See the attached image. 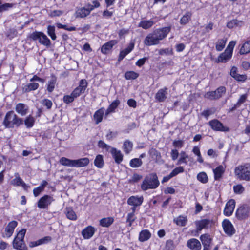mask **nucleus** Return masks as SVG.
Returning <instances> with one entry per match:
<instances>
[{"mask_svg": "<svg viewBox=\"0 0 250 250\" xmlns=\"http://www.w3.org/2000/svg\"><path fill=\"white\" fill-rule=\"evenodd\" d=\"M200 240H201L203 246H210L211 239L209 237V236L208 234H205L202 235L200 236Z\"/></svg>", "mask_w": 250, "mask_h": 250, "instance_id": "obj_41", "label": "nucleus"}, {"mask_svg": "<svg viewBox=\"0 0 250 250\" xmlns=\"http://www.w3.org/2000/svg\"><path fill=\"white\" fill-rule=\"evenodd\" d=\"M192 13L190 12H187L181 18L180 22L181 24H187L191 19Z\"/></svg>", "mask_w": 250, "mask_h": 250, "instance_id": "obj_40", "label": "nucleus"}, {"mask_svg": "<svg viewBox=\"0 0 250 250\" xmlns=\"http://www.w3.org/2000/svg\"><path fill=\"white\" fill-rule=\"evenodd\" d=\"M26 229H23L20 230L13 241V247L18 250H23L24 247V238Z\"/></svg>", "mask_w": 250, "mask_h": 250, "instance_id": "obj_6", "label": "nucleus"}, {"mask_svg": "<svg viewBox=\"0 0 250 250\" xmlns=\"http://www.w3.org/2000/svg\"><path fill=\"white\" fill-rule=\"evenodd\" d=\"M18 225V222L16 221L10 222L5 228V232L3 234V237H10L14 231L15 228Z\"/></svg>", "mask_w": 250, "mask_h": 250, "instance_id": "obj_12", "label": "nucleus"}, {"mask_svg": "<svg viewBox=\"0 0 250 250\" xmlns=\"http://www.w3.org/2000/svg\"><path fill=\"white\" fill-rule=\"evenodd\" d=\"M133 143L129 140H126L123 144V148L125 154H129L132 150Z\"/></svg>", "mask_w": 250, "mask_h": 250, "instance_id": "obj_35", "label": "nucleus"}, {"mask_svg": "<svg viewBox=\"0 0 250 250\" xmlns=\"http://www.w3.org/2000/svg\"><path fill=\"white\" fill-rule=\"evenodd\" d=\"M159 184L156 174L152 173L145 177L141 188L144 191L149 189H155L159 186Z\"/></svg>", "mask_w": 250, "mask_h": 250, "instance_id": "obj_3", "label": "nucleus"}, {"mask_svg": "<svg viewBox=\"0 0 250 250\" xmlns=\"http://www.w3.org/2000/svg\"><path fill=\"white\" fill-rule=\"evenodd\" d=\"M149 153L152 157H155L156 159H159L161 157V153L156 149L151 148L150 149Z\"/></svg>", "mask_w": 250, "mask_h": 250, "instance_id": "obj_55", "label": "nucleus"}, {"mask_svg": "<svg viewBox=\"0 0 250 250\" xmlns=\"http://www.w3.org/2000/svg\"><path fill=\"white\" fill-rule=\"evenodd\" d=\"M14 4L12 3H5L4 4H0V13L8 10L12 8Z\"/></svg>", "mask_w": 250, "mask_h": 250, "instance_id": "obj_49", "label": "nucleus"}, {"mask_svg": "<svg viewBox=\"0 0 250 250\" xmlns=\"http://www.w3.org/2000/svg\"><path fill=\"white\" fill-rule=\"evenodd\" d=\"M240 54H246L250 52V40L246 42L240 50Z\"/></svg>", "mask_w": 250, "mask_h": 250, "instance_id": "obj_37", "label": "nucleus"}, {"mask_svg": "<svg viewBox=\"0 0 250 250\" xmlns=\"http://www.w3.org/2000/svg\"><path fill=\"white\" fill-rule=\"evenodd\" d=\"M53 201L54 199L52 196L45 195L38 201L37 206L40 209H46L48 208Z\"/></svg>", "mask_w": 250, "mask_h": 250, "instance_id": "obj_10", "label": "nucleus"}, {"mask_svg": "<svg viewBox=\"0 0 250 250\" xmlns=\"http://www.w3.org/2000/svg\"><path fill=\"white\" fill-rule=\"evenodd\" d=\"M143 200L144 198L142 196H132L127 199V203L128 205L131 206L139 207L142 205Z\"/></svg>", "mask_w": 250, "mask_h": 250, "instance_id": "obj_18", "label": "nucleus"}, {"mask_svg": "<svg viewBox=\"0 0 250 250\" xmlns=\"http://www.w3.org/2000/svg\"><path fill=\"white\" fill-rule=\"evenodd\" d=\"M170 26L158 28L147 35L144 41V43L146 46H152L158 44L160 41L165 39L170 31Z\"/></svg>", "mask_w": 250, "mask_h": 250, "instance_id": "obj_1", "label": "nucleus"}, {"mask_svg": "<svg viewBox=\"0 0 250 250\" xmlns=\"http://www.w3.org/2000/svg\"><path fill=\"white\" fill-rule=\"evenodd\" d=\"M233 190L236 194H241L244 191V188L241 184L233 186Z\"/></svg>", "mask_w": 250, "mask_h": 250, "instance_id": "obj_53", "label": "nucleus"}, {"mask_svg": "<svg viewBox=\"0 0 250 250\" xmlns=\"http://www.w3.org/2000/svg\"><path fill=\"white\" fill-rule=\"evenodd\" d=\"M96 230L94 227L88 226L82 230V235L84 239H89L93 236Z\"/></svg>", "mask_w": 250, "mask_h": 250, "instance_id": "obj_16", "label": "nucleus"}, {"mask_svg": "<svg viewBox=\"0 0 250 250\" xmlns=\"http://www.w3.org/2000/svg\"><path fill=\"white\" fill-rule=\"evenodd\" d=\"M143 164V161L140 158H133L129 162V166L132 168H138Z\"/></svg>", "mask_w": 250, "mask_h": 250, "instance_id": "obj_39", "label": "nucleus"}, {"mask_svg": "<svg viewBox=\"0 0 250 250\" xmlns=\"http://www.w3.org/2000/svg\"><path fill=\"white\" fill-rule=\"evenodd\" d=\"M177 225L180 226H185L187 222V219L186 217L183 216H180L177 217L175 220Z\"/></svg>", "mask_w": 250, "mask_h": 250, "instance_id": "obj_48", "label": "nucleus"}, {"mask_svg": "<svg viewBox=\"0 0 250 250\" xmlns=\"http://www.w3.org/2000/svg\"><path fill=\"white\" fill-rule=\"evenodd\" d=\"M42 103L44 106H45L48 109H50L52 106V101L47 99L43 100Z\"/></svg>", "mask_w": 250, "mask_h": 250, "instance_id": "obj_60", "label": "nucleus"}, {"mask_svg": "<svg viewBox=\"0 0 250 250\" xmlns=\"http://www.w3.org/2000/svg\"><path fill=\"white\" fill-rule=\"evenodd\" d=\"M112 217L104 218L100 220V225L103 227H109L114 222Z\"/></svg>", "mask_w": 250, "mask_h": 250, "instance_id": "obj_33", "label": "nucleus"}, {"mask_svg": "<svg viewBox=\"0 0 250 250\" xmlns=\"http://www.w3.org/2000/svg\"><path fill=\"white\" fill-rule=\"evenodd\" d=\"M212 221L209 219H204L195 222L196 229L198 231H201L203 229H206L211 225Z\"/></svg>", "mask_w": 250, "mask_h": 250, "instance_id": "obj_13", "label": "nucleus"}, {"mask_svg": "<svg viewBox=\"0 0 250 250\" xmlns=\"http://www.w3.org/2000/svg\"><path fill=\"white\" fill-rule=\"evenodd\" d=\"M88 83L86 80L82 79L79 82V85L72 92V96L75 98L79 97L81 94L83 93L87 87Z\"/></svg>", "mask_w": 250, "mask_h": 250, "instance_id": "obj_9", "label": "nucleus"}, {"mask_svg": "<svg viewBox=\"0 0 250 250\" xmlns=\"http://www.w3.org/2000/svg\"><path fill=\"white\" fill-rule=\"evenodd\" d=\"M89 163L88 158H83L77 160H74V167H81L86 166Z\"/></svg>", "mask_w": 250, "mask_h": 250, "instance_id": "obj_30", "label": "nucleus"}, {"mask_svg": "<svg viewBox=\"0 0 250 250\" xmlns=\"http://www.w3.org/2000/svg\"><path fill=\"white\" fill-rule=\"evenodd\" d=\"M197 178L202 183H206L208 181V176L204 172L199 173L197 176Z\"/></svg>", "mask_w": 250, "mask_h": 250, "instance_id": "obj_47", "label": "nucleus"}, {"mask_svg": "<svg viewBox=\"0 0 250 250\" xmlns=\"http://www.w3.org/2000/svg\"><path fill=\"white\" fill-rule=\"evenodd\" d=\"M117 43V41L111 40L104 43L101 47L102 53L104 54L108 53L113 47V46L115 45Z\"/></svg>", "mask_w": 250, "mask_h": 250, "instance_id": "obj_21", "label": "nucleus"}, {"mask_svg": "<svg viewBox=\"0 0 250 250\" xmlns=\"http://www.w3.org/2000/svg\"><path fill=\"white\" fill-rule=\"evenodd\" d=\"M75 98L72 96V94L71 93L70 95H65L63 98V102L65 103L69 104L72 103Z\"/></svg>", "mask_w": 250, "mask_h": 250, "instance_id": "obj_57", "label": "nucleus"}, {"mask_svg": "<svg viewBox=\"0 0 250 250\" xmlns=\"http://www.w3.org/2000/svg\"><path fill=\"white\" fill-rule=\"evenodd\" d=\"M17 32L15 29H10L7 33V36L10 38L12 39L16 36Z\"/></svg>", "mask_w": 250, "mask_h": 250, "instance_id": "obj_61", "label": "nucleus"}, {"mask_svg": "<svg viewBox=\"0 0 250 250\" xmlns=\"http://www.w3.org/2000/svg\"><path fill=\"white\" fill-rule=\"evenodd\" d=\"M88 15H89V11L87 10L85 7L78 8L75 12L76 18H83Z\"/></svg>", "mask_w": 250, "mask_h": 250, "instance_id": "obj_26", "label": "nucleus"}, {"mask_svg": "<svg viewBox=\"0 0 250 250\" xmlns=\"http://www.w3.org/2000/svg\"><path fill=\"white\" fill-rule=\"evenodd\" d=\"M232 55V54L225 50V51L221 53L218 57L217 61L218 62H226L231 58Z\"/></svg>", "mask_w": 250, "mask_h": 250, "instance_id": "obj_31", "label": "nucleus"}, {"mask_svg": "<svg viewBox=\"0 0 250 250\" xmlns=\"http://www.w3.org/2000/svg\"><path fill=\"white\" fill-rule=\"evenodd\" d=\"M95 166L98 168H102L104 166V162L102 155H98L94 162Z\"/></svg>", "mask_w": 250, "mask_h": 250, "instance_id": "obj_43", "label": "nucleus"}, {"mask_svg": "<svg viewBox=\"0 0 250 250\" xmlns=\"http://www.w3.org/2000/svg\"><path fill=\"white\" fill-rule=\"evenodd\" d=\"M56 80L54 78H52L49 82L47 85V89L49 92H52L54 89Z\"/></svg>", "mask_w": 250, "mask_h": 250, "instance_id": "obj_50", "label": "nucleus"}, {"mask_svg": "<svg viewBox=\"0 0 250 250\" xmlns=\"http://www.w3.org/2000/svg\"><path fill=\"white\" fill-rule=\"evenodd\" d=\"M225 167L222 165L218 166L216 168L213 169V173L214 175V179L216 180H219L222 177L223 174L224 173Z\"/></svg>", "mask_w": 250, "mask_h": 250, "instance_id": "obj_28", "label": "nucleus"}, {"mask_svg": "<svg viewBox=\"0 0 250 250\" xmlns=\"http://www.w3.org/2000/svg\"><path fill=\"white\" fill-rule=\"evenodd\" d=\"M35 119L31 115L28 116L24 121V124L28 128L32 127L34 124Z\"/></svg>", "mask_w": 250, "mask_h": 250, "instance_id": "obj_46", "label": "nucleus"}, {"mask_svg": "<svg viewBox=\"0 0 250 250\" xmlns=\"http://www.w3.org/2000/svg\"><path fill=\"white\" fill-rule=\"evenodd\" d=\"M226 42L227 39L226 38L218 40L216 44V49L218 51H222L224 49L226 45Z\"/></svg>", "mask_w": 250, "mask_h": 250, "instance_id": "obj_44", "label": "nucleus"}, {"mask_svg": "<svg viewBox=\"0 0 250 250\" xmlns=\"http://www.w3.org/2000/svg\"><path fill=\"white\" fill-rule=\"evenodd\" d=\"M250 213V207L246 205L238 208L236 212V216L238 219H245L248 217Z\"/></svg>", "mask_w": 250, "mask_h": 250, "instance_id": "obj_8", "label": "nucleus"}, {"mask_svg": "<svg viewBox=\"0 0 250 250\" xmlns=\"http://www.w3.org/2000/svg\"><path fill=\"white\" fill-rule=\"evenodd\" d=\"M151 236V234L148 230L144 229L140 232L138 239L139 241L143 242L149 239Z\"/></svg>", "mask_w": 250, "mask_h": 250, "instance_id": "obj_29", "label": "nucleus"}, {"mask_svg": "<svg viewBox=\"0 0 250 250\" xmlns=\"http://www.w3.org/2000/svg\"><path fill=\"white\" fill-rule=\"evenodd\" d=\"M238 24V21L237 20H233L228 22L227 24L228 28L231 29L236 26Z\"/></svg>", "mask_w": 250, "mask_h": 250, "instance_id": "obj_64", "label": "nucleus"}, {"mask_svg": "<svg viewBox=\"0 0 250 250\" xmlns=\"http://www.w3.org/2000/svg\"><path fill=\"white\" fill-rule=\"evenodd\" d=\"M184 171V168L182 167H179L174 168L170 173V174L173 177L176 176L179 173H182Z\"/></svg>", "mask_w": 250, "mask_h": 250, "instance_id": "obj_54", "label": "nucleus"}, {"mask_svg": "<svg viewBox=\"0 0 250 250\" xmlns=\"http://www.w3.org/2000/svg\"><path fill=\"white\" fill-rule=\"evenodd\" d=\"M233 78L238 81L244 82L247 79V76L246 75H240L237 73Z\"/></svg>", "mask_w": 250, "mask_h": 250, "instance_id": "obj_58", "label": "nucleus"}, {"mask_svg": "<svg viewBox=\"0 0 250 250\" xmlns=\"http://www.w3.org/2000/svg\"><path fill=\"white\" fill-rule=\"evenodd\" d=\"M138 77L139 74L132 71H127L125 74V77L126 80H134Z\"/></svg>", "mask_w": 250, "mask_h": 250, "instance_id": "obj_45", "label": "nucleus"}, {"mask_svg": "<svg viewBox=\"0 0 250 250\" xmlns=\"http://www.w3.org/2000/svg\"><path fill=\"white\" fill-rule=\"evenodd\" d=\"M65 214L67 218L69 220H76L77 219V216L75 211L70 208H66Z\"/></svg>", "mask_w": 250, "mask_h": 250, "instance_id": "obj_36", "label": "nucleus"}, {"mask_svg": "<svg viewBox=\"0 0 250 250\" xmlns=\"http://www.w3.org/2000/svg\"><path fill=\"white\" fill-rule=\"evenodd\" d=\"M111 153L116 163L120 164L123 161V155L120 150L113 147L111 148Z\"/></svg>", "mask_w": 250, "mask_h": 250, "instance_id": "obj_24", "label": "nucleus"}, {"mask_svg": "<svg viewBox=\"0 0 250 250\" xmlns=\"http://www.w3.org/2000/svg\"><path fill=\"white\" fill-rule=\"evenodd\" d=\"M154 24V21L151 20H143L140 22L138 26L144 29L150 28Z\"/></svg>", "mask_w": 250, "mask_h": 250, "instance_id": "obj_34", "label": "nucleus"}, {"mask_svg": "<svg viewBox=\"0 0 250 250\" xmlns=\"http://www.w3.org/2000/svg\"><path fill=\"white\" fill-rule=\"evenodd\" d=\"M208 124L215 131H228L229 130V128L224 126L220 121L216 119L209 121Z\"/></svg>", "mask_w": 250, "mask_h": 250, "instance_id": "obj_11", "label": "nucleus"}, {"mask_svg": "<svg viewBox=\"0 0 250 250\" xmlns=\"http://www.w3.org/2000/svg\"><path fill=\"white\" fill-rule=\"evenodd\" d=\"M39 84L35 82H30L24 85L22 88L23 91L24 92H29L31 91L35 90L39 87Z\"/></svg>", "mask_w": 250, "mask_h": 250, "instance_id": "obj_32", "label": "nucleus"}, {"mask_svg": "<svg viewBox=\"0 0 250 250\" xmlns=\"http://www.w3.org/2000/svg\"><path fill=\"white\" fill-rule=\"evenodd\" d=\"M120 104V101L118 99H116L113 101L109 105L105 113V116L107 117L108 115L111 113L115 112V109L117 108Z\"/></svg>", "mask_w": 250, "mask_h": 250, "instance_id": "obj_23", "label": "nucleus"}, {"mask_svg": "<svg viewBox=\"0 0 250 250\" xmlns=\"http://www.w3.org/2000/svg\"><path fill=\"white\" fill-rule=\"evenodd\" d=\"M188 155L184 151H182L180 153V157L178 160V164H181L182 163L187 164L186 159L188 158Z\"/></svg>", "mask_w": 250, "mask_h": 250, "instance_id": "obj_51", "label": "nucleus"}, {"mask_svg": "<svg viewBox=\"0 0 250 250\" xmlns=\"http://www.w3.org/2000/svg\"><path fill=\"white\" fill-rule=\"evenodd\" d=\"M3 124L6 128H14L23 124V120L19 118L14 111H10L6 114Z\"/></svg>", "mask_w": 250, "mask_h": 250, "instance_id": "obj_2", "label": "nucleus"}, {"mask_svg": "<svg viewBox=\"0 0 250 250\" xmlns=\"http://www.w3.org/2000/svg\"><path fill=\"white\" fill-rule=\"evenodd\" d=\"M142 178V175L135 173L133 175L131 179L129 180V181L131 183H136L139 181Z\"/></svg>", "mask_w": 250, "mask_h": 250, "instance_id": "obj_62", "label": "nucleus"}, {"mask_svg": "<svg viewBox=\"0 0 250 250\" xmlns=\"http://www.w3.org/2000/svg\"><path fill=\"white\" fill-rule=\"evenodd\" d=\"M222 226L224 231L228 235H232L235 233L234 228L229 220L225 219L222 222Z\"/></svg>", "mask_w": 250, "mask_h": 250, "instance_id": "obj_14", "label": "nucleus"}, {"mask_svg": "<svg viewBox=\"0 0 250 250\" xmlns=\"http://www.w3.org/2000/svg\"><path fill=\"white\" fill-rule=\"evenodd\" d=\"M234 173L240 180L250 181V165L249 164L239 165L235 168Z\"/></svg>", "mask_w": 250, "mask_h": 250, "instance_id": "obj_4", "label": "nucleus"}, {"mask_svg": "<svg viewBox=\"0 0 250 250\" xmlns=\"http://www.w3.org/2000/svg\"><path fill=\"white\" fill-rule=\"evenodd\" d=\"M14 176L15 178L10 182L11 185L16 187L21 186L24 189H26L27 188V185L20 177L18 173H15Z\"/></svg>", "mask_w": 250, "mask_h": 250, "instance_id": "obj_17", "label": "nucleus"}, {"mask_svg": "<svg viewBox=\"0 0 250 250\" xmlns=\"http://www.w3.org/2000/svg\"><path fill=\"white\" fill-rule=\"evenodd\" d=\"M136 217L135 216V213H129L127 214L126 218V222L128 223V226L131 227L132 226V223L135 220Z\"/></svg>", "mask_w": 250, "mask_h": 250, "instance_id": "obj_52", "label": "nucleus"}, {"mask_svg": "<svg viewBox=\"0 0 250 250\" xmlns=\"http://www.w3.org/2000/svg\"><path fill=\"white\" fill-rule=\"evenodd\" d=\"M135 44L133 42H131L128 45L126 48L121 50L120 52L118 61L122 60L128 54H129L134 48Z\"/></svg>", "mask_w": 250, "mask_h": 250, "instance_id": "obj_20", "label": "nucleus"}, {"mask_svg": "<svg viewBox=\"0 0 250 250\" xmlns=\"http://www.w3.org/2000/svg\"><path fill=\"white\" fill-rule=\"evenodd\" d=\"M29 38L33 41H38L41 44L44 45L47 48L51 46L50 40L42 32L35 31L30 35Z\"/></svg>", "mask_w": 250, "mask_h": 250, "instance_id": "obj_5", "label": "nucleus"}, {"mask_svg": "<svg viewBox=\"0 0 250 250\" xmlns=\"http://www.w3.org/2000/svg\"><path fill=\"white\" fill-rule=\"evenodd\" d=\"M235 206V202L233 199L229 200L226 204L224 209V214L225 216H230L234 209Z\"/></svg>", "mask_w": 250, "mask_h": 250, "instance_id": "obj_15", "label": "nucleus"}, {"mask_svg": "<svg viewBox=\"0 0 250 250\" xmlns=\"http://www.w3.org/2000/svg\"><path fill=\"white\" fill-rule=\"evenodd\" d=\"M226 92V88L224 86H220L216 90L207 92L205 94V97L209 100H216L221 97Z\"/></svg>", "mask_w": 250, "mask_h": 250, "instance_id": "obj_7", "label": "nucleus"}, {"mask_svg": "<svg viewBox=\"0 0 250 250\" xmlns=\"http://www.w3.org/2000/svg\"><path fill=\"white\" fill-rule=\"evenodd\" d=\"M166 247L168 250H172L175 248V245L172 240H168L166 242Z\"/></svg>", "mask_w": 250, "mask_h": 250, "instance_id": "obj_63", "label": "nucleus"}, {"mask_svg": "<svg viewBox=\"0 0 250 250\" xmlns=\"http://www.w3.org/2000/svg\"><path fill=\"white\" fill-rule=\"evenodd\" d=\"M236 44V42L235 41H231L229 42L228 45L226 49H225L226 51L230 52L232 54L233 48Z\"/></svg>", "mask_w": 250, "mask_h": 250, "instance_id": "obj_56", "label": "nucleus"}, {"mask_svg": "<svg viewBox=\"0 0 250 250\" xmlns=\"http://www.w3.org/2000/svg\"><path fill=\"white\" fill-rule=\"evenodd\" d=\"M233 78L238 81L244 82L247 79V76L246 75H240L237 73Z\"/></svg>", "mask_w": 250, "mask_h": 250, "instance_id": "obj_59", "label": "nucleus"}, {"mask_svg": "<svg viewBox=\"0 0 250 250\" xmlns=\"http://www.w3.org/2000/svg\"><path fill=\"white\" fill-rule=\"evenodd\" d=\"M47 33L50 37L52 40H55L56 39V35L55 34V27L54 26L48 25L47 28Z\"/></svg>", "mask_w": 250, "mask_h": 250, "instance_id": "obj_42", "label": "nucleus"}, {"mask_svg": "<svg viewBox=\"0 0 250 250\" xmlns=\"http://www.w3.org/2000/svg\"><path fill=\"white\" fill-rule=\"evenodd\" d=\"M167 94V88L160 89L156 93L155 98L160 102H164L167 98L166 95Z\"/></svg>", "mask_w": 250, "mask_h": 250, "instance_id": "obj_25", "label": "nucleus"}, {"mask_svg": "<svg viewBox=\"0 0 250 250\" xmlns=\"http://www.w3.org/2000/svg\"><path fill=\"white\" fill-rule=\"evenodd\" d=\"M187 246L192 250H200L201 249L200 242L195 238L188 240L187 242Z\"/></svg>", "mask_w": 250, "mask_h": 250, "instance_id": "obj_19", "label": "nucleus"}, {"mask_svg": "<svg viewBox=\"0 0 250 250\" xmlns=\"http://www.w3.org/2000/svg\"><path fill=\"white\" fill-rule=\"evenodd\" d=\"M15 110L19 114L23 116L27 113L28 107L22 103H19L15 107Z\"/></svg>", "mask_w": 250, "mask_h": 250, "instance_id": "obj_22", "label": "nucleus"}, {"mask_svg": "<svg viewBox=\"0 0 250 250\" xmlns=\"http://www.w3.org/2000/svg\"><path fill=\"white\" fill-rule=\"evenodd\" d=\"M60 163L61 165L65 166L74 167V160L62 157L60 160Z\"/></svg>", "mask_w": 250, "mask_h": 250, "instance_id": "obj_38", "label": "nucleus"}, {"mask_svg": "<svg viewBox=\"0 0 250 250\" xmlns=\"http://www.w3.org/2000/svg\"><path fill=\"white\" fill-rule=\"evenodd\" d=\"M104 114V108H101L97 110L94 115L93 118L96 125L99 124L102 121Z\"/></svg>", "mask_w": 250, "mask_h": 250, "instance_id": "obj_27", "label": "nucleus"}]
</instances>
